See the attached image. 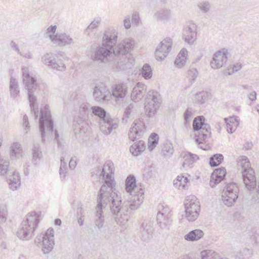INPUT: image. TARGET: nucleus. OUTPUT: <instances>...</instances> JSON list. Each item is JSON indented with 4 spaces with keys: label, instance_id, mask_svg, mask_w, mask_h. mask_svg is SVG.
I'll return each instance as SVG.
<instances>
[{
    "label": "nucleus",
    "instance_id": "obj_1",
    "mask_svg": "<svg viewBox=\"0 0 259 259\" xmlns=\"http://www.w3.org/2000/svg\"><path fill=\"white\" fill-rule=\"evenodd\" d=\"M113 163L109 162L104 165L100 176L105 180L98 194L97 205L96 207L95 225L98 229L103 227L104 223L103 210L108 206L114 216L116 222L124 225L128 220L127 213L121 210V197L114 192L115 183L112 177Z\"/></svg>",
    "mask_w": 259,
    "mask_h": 259
},
{
    "label": "nucleus",
    "instance_id": "obj_2",
    "mask_svg": "<svg viewBox=\"0 0 259 259\" xmlns=\"http://www.w3.org/2000/svg\"><path fill=\"white\" fill-rule=\"evenodd\" d=\"M117 33L114 29H108L104 32L101 46L95 49L91 55V58L94 61L106 63L110 62L116 54L119 53L123 44H118L113 48L117 41Z\"/></svg>",
    "mask_w": 259,
    "mask_h": 259
},
{
    "label": "nucleus",
    "instance_id": "obj_3",
    "mask_svg": "<svg viewBox=\"0 0 259 259\" xmlns=\"http://www.w3.org/2000/svg\"><path fill=\"white\" fill-rule=\"evenodd\" d=\"M136 181L134 176L130 175L125 181V190L129 194L126 202L121 204V210L127 213L130 210H134L140 207L144 200V190L136 185Z\"/></svg>",
    "mask_w": 259,
    "mask_h": 259
},
{
    "label": "nucleus",
    "instance_id": "obj_4",
    "mask_svg": "<svg viewBox=\"0 0 259 259\" xmlns=\"http://www.w3.org/2000/svg\"><path fill=\"white\" fill-rule=\"evenodd\" d=\"M123 44V48H122L119 53L116 54L117 60L115 67H113L114 71L124 70L131 69L134 63V59L130 54L133 48L135 41L131 38H125L120 42Z\"/></svg>",
    "mask_w": 259,
    "mask_h": 259
},
{
    "label": "nucleus",
    "instance_id": "obj_5",
    "mask_svg": "<svg viewBox=\"0 0 259 259\" xmlns=\"http://www.w3.org/2000/svg\"><path fill=\"white\" fill-rule=\"evenodd\" d=\"M23 80L25 84V88L27 90L28 98L30 104L31 113L36 119L38 116V108L36 103V97L34 95V92L37 88L36 79L30 75L28 68L26 67L22 68Z\"/></svg>",
    "mask_w": 259,
    "mask_h": 259
},
{
    "label": "nucleus",
    "instance_id": "obj_6",
    "mask_svg": "<svg viewBox=\"0 0 259 259\" xmlns=\"http://www.w3.org/2000/svg\"><path fill=\"white\" fill-rule=\"evenodd\" d=\"M91 109L94 115L99 117L101 120L100 129L103 134L109 135L113 130L117 128L118 124L117 121L111 118L103 108L99 106H92Z\"/></svg>",
    "mask_w": 259,
    "mask_h": 259
},
{
    "label": "nucleus",
    "instance_id": "obj_7",
    "mask_svg": "<svg viewBox=\"0 0 259 259\" xmlns=\"http://www.w3.org/2000/svg\"><path fill=\"white\" fill-rule=\"evenodd\" d=\"M38 215L34 211L28 213L17 232V236L22 240H28L39 222Z\"/></svg>",
    "mask_w": 259,
    "mask_h": 259
},
{
    "label": "nucleus",
    "instance_id": "obj_8",
    "mask_svg": "<svg viewBox=\"0 0 259 259\" xmlns=\"http://www.w3.org/2000/svg\"><path fill=\"white\" fill-rule=\"evenodd\" d=\"M205 118L202 116L196 117L193 122V128L195 137V142L199 147L204 150L207 149L206 146L203 147L202 141H204L207 133H210V127L208 124L204 123Z\"/></svg>",
    "mask_w": 259,
    "mask_h": 259
},
{
    "label": "nucleus",
    "instance_id": "obj_9",
    "mask_svg": "<svg viewBox=\"0 0 259 259\" xmlns=\"http://www.w3.org/2000/svg\"><path fill=\"white\" fill-rule=\"evenodd\" d=\"M40 115L39 120V132L41 135V141L44 142V137L46 135V128L48 132L52 133L53 132L54 123L52 118L49 106L46 105L40 109Z\"/></svg>",
    "mask_w": 259,
    "mask_h": 259
},
{
    "label": "nucleus",
    "instance_id": "obj_10",
    "mask_svg": "<svg viewBox=\"0 0 259 259\" xmlns=\"http://www.w3.org/2000/svg\"><path fill=\"white\" fill-rule=\"evenodd\" d=\"M161 102V98L157 92L149 91L146 95L144 103L146 116L149 118L154 117Z\"/></svg>",
    "mask_w": 259,
    "mask_h": 259
},
{
    "label": "nucleus",
    "instance_id": "obj_11",
    "mask_svg": "<svg viewBox=\"0 0 259 259\" xmlns=\"http://www.w3.org/2000/svg\"><path fill=\"white\" fill-rule=\"evenodd\" d=\"M238 164L243 169L242 178L246 187L250 190L253 189L256 184L255 177L252 169L250 167V162L248 158L245 156H241L238 161Z\"/></svg>",
    "mask_w": 259,
    "mask_h": 259
},
{
    "label": "nucleus",
    "instance_id": "obj_12",
    "mask_svg": "<svg viewBox=\"0 0 259 259\" xmlns=\"http://www.w3.org/2000/svg\"><path fill=\"white\" fill-rule=\"evenodd\" d=\"M185 217L189 222L196 220L199 215L200 205L194 195L187 197L185 202Z\"/></svg>",
    "mask_w": 259,
    "mask_h": 259
},
{
    "label": "nucleus",
    "instance_id": "obj_13",
    "mask_svg": "<svg viewBox=\"0 0 259 259\" xmlns=\"http://www.w3.org/2000/svg\"><path fill=\"white\" fill-rule=\"evenodd\" d=\"M239 188L235 183L226 184L222 194V201L227 206H232L238 197Z\"/></svg>",
    "mask_w": 259,
    "mask_h": 259
},
{
    "label": "nucleus",
    "instance_id": "obj_14",
    "mask_svg": "<svg viewBox=\"0 0 259 259\" xmlns=\"http://www.w3.org/2000/svg\"><path fill=\"white\" fill-rule=\"evenodd\" d=\"M54 232L53 229L50 228L45 234L38 235L35 240L37 245H42L41 250L45 254L49 253L53 249L54 244Z\"/></svg>",
    "mask_w": 259,
    "mask_h": 259
},
{
    "label": "nucleus",
    "instance_id": "obj_15",
    "mask_svg": "<svg viewBox=\"0 0 259 259\" xmlns=\"http://www.w3.org/2000/svg\"><path fill=\"white\" fill-rule=\"evenodd\" d=\"M41 61L48 67L59 71H63L66 69L63 61L51 53L45 54L41 57Z\"/></svg>",
    "mask_w": 259,
    "mask_h": 259
},
{
    "label": "nucleus",
    "instance_id": "obj_16",
    "mask_svg": "<svg viewBox=\"0 0 259 259\" xmlns=\"http://www.w3.org/2000/svg\"><path fill=\"white\" fill-rule=\"evenodd\" d=\"M93 96L95 100L99 103H106L111 97L110 91L102 82L96 84L95 87Z\"/></svg>",
    "mask_w": 259,
    "mask_h": 259
},
{
    "label": "nucleus",
    "instance_id": "obj_17",
    "mask_svg": "<svg viewBox=\"0 0 259 259\" xmlns=\"http://www.w3.org/2000/svg\"><path fill=\"white\" fill-rule=\"evenodd\" d=\"M172 45V39L169 37H167L162 40L155 52L156 59L158 61L163 60L170 52Z\"/></svg>",
    "mask_w": 259,
    "mask_h": 259
},
{
    "label": "nucleus",
    "instance_id": "obj_18",
    "mask_svg": "<svg viewBox=\"0 0 259 259\" xmlns=\"http://www.w3.org/2000/svg\"><path fill=\"white\" fill-rule=\"evenodd\" d=\"M228 50L223 49L215 52L210 62V66L213 69L221 68L227 61Z\"/></svg>",
    "mask_w": 259,
    "mask_h": 259
},
{
    "label": "nucleus",
    "instance_id": "obj_19",
    "mask_svg": "<svg viewBox=\"0 0 259 259\" xmlns=\"http://www.w3.org/2000/svg\"><path fill=\"white\" fill-rule=\"evenodd\" d=\"M197 26L193 22H188L184 27L183 37L185 41L190 45L192 44L196 38Z\"/></svg>",
    "mask_w": 259,
    "mask_h": 259
},
{
    "label": "nucleus",
    "instance_id": "obj_20",
    "mask_svg": "<svg viewBox=\"0 0 259 259\" xmlns=\"http://www.w3.org/2000/svg\"><path fill=\"white\" fill-rule=\"evenodd\" d=\"M140 237L145 242H149L153 237V227L151 221H145L140 227Z\"/></svg>",
    "mask_w": 259,
    "mask_h": 259
},
{
    "label": "nucleus",
    "instance_id": "obj_21",
    "mask_svg": "<svg viewBox=\"0 0 259 259\" xmlns=\"http://www.w3.org/2000/svg\"><path fill=\"white\" fill-rule=\"evenodd\" d=\"M84 105L82 108L80 109V114L82 116L81 118H76L74 120V131L75 134L85 133L88 128V125L87 122L83 119V117L87 114V108H85Z\"/></svg>",
    "mask_w": 259,
    "mask_h": 259
},
{
    "label": "nucleus",
    "instance_id": "obj_22",
    "mask_svg": "<svg viewBox=\"0 0 259 259\" xmlns=\"http://www.w3.org/2000/svg\"><path fill=\"white\" fill-rule=\"evenodd\" d=\"M145 130V125L143 122L136 120L133 122L128 133V138L132 141H135L141 137Z\"/></svg>",
    "mask_w": 259,
    "mask_h": 259
},
{
    "label": "nucleus",
    "instance_id": "obj_23",
    "mask_svg": "<svg viewBox=\"0 0 259 259\" xmlns=\"http://www.w3.org/2000/svg\"><path fill=\"white\" fill-rule=\"evenodd\" d=\"M49 38L55 44H57L59 46L71 45L73 43V39L66 33H56L55 35H49Z\"/></svg>",
    "mask_w": 259,
    "mask_h": 259
},
{
    "label": "nucleus",
    "instance_id": "obj_24",
    "mask_svg": "<svg viewBox=\"0 0 259 259\" xmlns=\"http://www.w3.org/2000/svg\"><path fill=\"white\" fill-rule=\"evenodd\" d=\"M146 89V85L141 82H138L131 93V100L135 102L140 101L145 95Z\"/></svg>",
    "mask_w": 259,
    "mask_h": 259
},
{
    "label": "nucleus",
    "instance_id": "obj_25",
    "mask_svg": "<svg viewBox=\"0 0 259 259\" xmlns=\"http://www.w3.org/2000/svg\"><path fill=\"white\" fill-rule=\"evenodd\" d=\"M128 88L125 83L116 84L112 87L111 96L116 101L123 99L127 93Z\"/></svg>",
    "mask_w": 259,
    "mask_h": 259
},
{
    "label": "nucleus",
    "instance_id": "obj_26",
    "mask_svg": "<svg viewBox=\"0 0 259 259\" xmlns=\"http://www.w3.org/2000/svg\"><path fill=\"white\" fill-rule=\"evenodd\" d=\"M226 171L224 167L215 169L211 174L209 185L212 187H214L217 184L223 181L226 176Z\"/></svg>",
    "mask_w": 259,
    "mask_h": 259
},
{
    "label": "nucleus",
    "instance_id": "obj_27",
    "mask_svg": "<svg viewBox=\"0 0 259 259\" xmlns=\"http://www.w3.org/2000/svg\"><path fill=\"white\" fill-rule=\"evenodd\" d=\"M7 181L9 185L10 188L15 191L17 190L21 184L20 178L18 172L15 171L10 170L9 174H7Z\"/></svg>",
    "mask_w": 259,
    "mask_h": 259
},
{
    "label": "nucleus",
    "instance_id": "obj_28",
    "mask_svg": "<svg viewBox=\"0 0 259 259\" xmlns=\"http://www.w3.org/2000/svg\"><path fill=\"white\" fill-rule=\"evenodd\" d=\"M171 18V11L167 8L160 9L157 11L153 15V18L157 21H160L163 23H167Z\"/></svg>",
    "mask_w": 259,
    "mask_h": 259
},
{
    "label": "nucleus",
    "instance_id": "obj_29",
    "mask_svg": "<svg viewBox=\"0 0 259 259\" xmlns=\"http://www.w3.org/2000/svg\"><path fill=\"white\" fill-rule=\"evenodd\" d=\"M226 123L227 130L229 133L232 134L235 132L239 124L237 116L230 117L229 118H224Z\"/></svg>",
    "mask_w": 259,
    "mask_h": 259
},
{
    "label": "nucleus",
    "instance_id": "obj_30",
    "mask_svg": "<svg viewBox=\"0 0 259 259\" xmlns=\"http://www.w3.org/2000/svg\"><path fill=\"white\" fill-rule=\"evenodd\" d=\"M204 235L203 232L200 229H195L190 231L184 236V239L190 242H194L200 239Z\"/></svg>",
    "mask_w": 259,
    "mask_h": 259
},
{
    "label": "nucleus",
    "instance_id": "obj_31",
    "mask_svg": "<svg viewBox=\"0 0 259 259\" xmlns=\"http://www.w3.org/2000/svg\"><path fill=\"white\" fill-rule=\"evenodd\" d=\"M183 167L184 168L191 167V165L199 159V157L196 154H192L189 152H186L183 155Z\"/></svg>",
    "mask_w": 259,
    "mask_h": 259
},
{
    "label": "nucleus",
    "instance_id": "obj_32",
    "mask_svg": "<svg viewBox=\"0 0 259 259\" xmlns=\"http://www.w3.org/2000/svg\"><path fill=\"white\" fill-rule=\"evenodd\" d=\"M163 214H157V225L162 230H168L171 222L170 216L163 217Z\"/></svg>",
    "mask_w": 259,
    "mask_h": 259
},
{
    "label": "nucleus",
    "instance_id": "obj_33",
    "mask_svg": "<svg viewBox=\"0 0 259 259\" xmlns=\"http://www.w3.org/2000/svg\"><path fill=\"white\" fill-rule=\"evenodd\" d=\"M145 149L144 142L143 141L139 140L134 143L130 148L131 153L134 156H138Z\"/></svg>",
    "mask_w": 259,
    "mask_h": 259
},
{
    "label": "nucleus",
    "instance_id": "obj_34",
    "mask_svg": "<svg viewBox=\"0 0 259 259\" xmlns=\"http://www.w3.org/2000/svg\"><path fill=\"white\" fill-rule=\"evenodd\" d=\"M10 92L11 96L13 98H16L19 95L20 92L18 81L13 77H11L10 78Z\"/></svg>",
    "mask_w": 259,
    "mask_h": 259
},
{
    "label": "nucleus",
    "instance_id": "obj_35",
    "mask_svg": "<svg viewBox=\"0 0 259 259\" xmlns=\"http://www.w3.org/2000/svg\"><path fill=\"white\" fill-rule=\"evenodd\" d=\"M201 259H228L226 257L219 258L218 253L212 250H204L201 252Z\"/></svg>",
    "mask_w": 259,
    "mask_h": 259
},
{
    "label": "nucleus",
    "instance_id": "obj_36",
    "mask_svg": "<svg viewBox=\"0 0 259 259\" xmlns=\"http://www.w3.org/2000/svg\"><path fill=\"white\" fill-rule=\"evenodd\" d=\"M137 106L135 103H130L125 109L122 119L125 120L134 115L137 111Z\"/></svg>",
    "mask_w": 259,
    "mask_h": 259
},
{
    "label": "nucleus",
    "instance_id": "obj_37",
    "mask_svg": "<svg viewBox=\"0 0 259 259\" xmlns=\"http://www.w3.org/2000/svg\"><path fill=\"white\" fill-rule=\"evenodd\" d=\"M10 155L11 157L18 158L21 156L22 149L20 144L15 143L11 146Z\"/></svg>",
    "mask_w": 259,
    "mask_h": 259
},
{
    "label": "nucleus",
    "instance_id": "obj_38",
    "mask_svg": "<svg viewBox=\"0 0 259 259\" xmlns=\"http://www.w3.org/2000/svg\"><path fill=\"white\" fill-rule=\"evenodd\" d=\"M211 98V94L207 92L202 91L195 95L196 101L200 104L204 103Z\"/></svg>",
    "mask_w": 259,
    "mask_h": 259
},
{
    "label": "nucleus",
    "instance_id": "obj_39",
    "mask_svg": "<svg viewBox=\"0 0 259 259\" xmlns=\"http://www.w3.org/2000/svg\"><path fill=\"white\" fill-rule=\"evenodd\" d=\"M9 162L2 158L0 155V175L4 176L9 174L10 169H9Z\"/></svg>",
    "mask_w": 259,
    "mask_h": 259
},
{
    "label": "nucleus",
    "instance_id": "obj_40",
    "mask_svg": "<svg viewBox=\"0 0 259 259\" xmlns=\"http://www.w3.org/2000/svg\"><path fill=\"white\" fill-rule=\"evenodd\" d=\"M223 156L221 154H216L209 159V164L211 167H215L221 164L223 160Z\"/></svg>",
    "mask_w": 259,
    "mask_h": 259
},
{
    "label": "nucleus",
    "instance_id": "obj_41",
    "mask_svg": "<svg viewBox=\"0 0 259 259\" xmlns=\"http://www.w3.org/2000/svg\"><path fill=\"white\" fill-rule=\"evenodd\" d=\"M158 135L156 133H152L148 139V149L152 151L156 147L158 142Z\"/></svg>",
    "mask_w": 259,
    "mask_h": 259
},
{
    "label": "nucleus",
    "instance_id": "obj_42",
    "mask_svg": "<svg viewBox=\"0 0 259 259\" xmlns=\"http://www.w3.org/2000/svg\"><path fill=\"white\" fill-rule=\"evenodd\" d=\"M252 255V252L248 248H244L236 254V257L239 259H250Z\"/></svg>",
    "mask_w": 259,
    "mask_h": 259
},
{
    "label": "nucleus",
    "instance_id": "obj_43",
    "mask_svg": "<svg viewBox=\"0 0 259 259\" xmlns=\"http://www.w3.org/2000/svg\"><path fill=\"white\" fill-rule=\"evenodd\" d=\"M162 152L165 157H169L174 152V149L170 143L166 142L163 144L162 147Z\"/></svg>",
    "mask_w": 259,
    "mask_h": 259
},
{
    "label": "nucleus",
    "instance_id": "obj_44",
    "mask_svg": "<svg viewBox=\"0 0 259 259\" xmlns=\"http://www.w3.org/2000/svg\"><path fill=\"white\" fill-rule=\"evenodd\" d=\"M198 75V71L196 68L189 69L187 73V77L188 78L190 83V85H192L193 83L196 80Z\"/></svg>",
    "mask_w": 259,
    "mask_h": 259
},
{
    "label": "nucleus",
    "instance_id": "obj_45",
    "mask_svg": "<svg viewBox=\"0 0 259 259\" xmlns=\"http://www.w3.org/2000/svg\"><path fill=\"white\" fill-rule=\"evenodd\" d=\"M141 74L144 78L146 79L150 78L152 74L150 66L147 64H145L142 69Z\"/></svg>",
    "mask_w": 259,
    "mask_h": 259
},
{
    "label": "nucleus",
    "instance_id": "obj_46",
    "mask_svg": "<svg viewBox=\"0 0 259 259\" xmlns=\"http://www.w3.org/2000/svg\"><path fill=\"white\" fill-rule=\"evenodd\" d=\"M61 165L60 167V175L62 178H65L66 174L67 173V162L65 161L63 157H61L60 159Z\"/></svg>",
    "mask_w": 259,
    "mask_h": 259
},
{
    "label": "nucleus",
    "instance_id": "obj_47",
    "mask_svg": "<svg viewBox=\"0 0 259 259\" xmlns=\"http://www.w3.org/2000/svg\"><path fill=\"white\" fill-rule=\"evenodd\" d=\"M157 214H163V217H171L170 210L167 206L161 205L159 206V211Z\"/></svg>",
    "mask_w": 259,
    "mask_h": 259
},
{
    "label": "nucleus",
    "instance_id": "obj_48",
    "mask_svg": "<svg viewBox=\"0 0 259 259\" xmlns=\"http://www.w3.org/2000/svg\"><path fill=\"white\" fill-rule=\"evenodd\" d=\"M198 7L204 13L208 12L210 9V5L208 2H202L198 4Z\"/></svg>",
    "mask_w": 259,
    "mask_h": 259
},
{
    "label": "nucleus",
    "instance_id": "obj_49",
    "mask_svg": "<svg viewBox=\"0 0 259 259\" xmlns=\"http://www.w3.org/2000/svg\"><path fill=\"white\" fill-rule=\"evenodd\" d=\"M100 20L99 19L94 20L93 21H92L85 30V33H87L88 35H89L90 33L92 32L94 30V29H95L97 27L98 24L100 23Z\"/></svg>",
    "mask_w": 259,
    "mask_h": 259
},
{
    "label": "nucleus",
    "instance_id": "obj_50",
    "mask_svg": "<svg viewBox=\"0 0 259 259\" xmlns=\"http://www.w3.org/2000/svg\"><path fill=\"white\" fill-rule=\"evenodd\" d=\"M41 151L38 145L34 146L32 149L33 159L36 160L39 157Z\"/></svg>",
    "mask_w": 259,
    "mask_h": 259
},
{
    "label": "nucleus",
    "instance_id": "obj_51",
    "mask_svg": "<svg viewBox=\"0 0 259 259\" xmlns=\"http://www.w3.org/2000/svg\"><path fill=\"white\" fill-rule=\"evenodd\" d=\"M186 62V59H183L182 57H177L175 61V64L177 66L180 68L185 65Z\"/></svg>",
    "mask_w": 259,
    "mask_h": 259
},
{
    "label": "nucleus",
    "instance_id": "obj_52",
    "mask_svg": "<svg viewBox=\"0 0 259 259\" xmlns=\"http://www.w3.org/2000/svg\"><path fill=\"white\" fill-rule=\"evenodd\" d=\"M143 175L147 179L151 178L153 175L152 167H148L146 168Z\"/></svg>",
    "mask_w": 259,
    "mask_h": 259
},
{
    "label": "nucleus",
    "instance_id": "obj_53",
    "mask_svg": "<svg viewBox=\"0 0 259 259\" xmlns=\"http://www.w3.org/2000/svg\"><path fill=\"white\" fill-rule=\"evenodd\" d=\"M192 115V109L191 108H188L184 114V119L186 122L190 121Z\"/></svg>",
    "mask_w": 259,
    "mask_h": 259
},
{
    "label": "nucleus",
    "instance_id": "obj_54",
    "mask_svg": "<svg viewBox=\"0 0 259 259\" xmlns=\"http://www.w3.org/2000/svg\"><path fill=\"white\" fill-rule=\"evenodd\" d=\"M123 26L126 29H128L131 27V17L129 15H127L125 17L123 20Z\"/></svg>",
    "mask_w": 259,
    "mask_h": 259
},
{
    "label": "nucleus",
    "instance_id": "obj_55",
    "mask_svg": "<svg viewBox=\"0 0 259 259\" xmlns=\"http://www.w3.org/2000/svg\"><path fill=\"white\" fill-rule=\"evenodd\" d=\"M132 22L133 24L138 25L140 22V16L139 13L135 12L132 15Z\"/></svg>",
    "mask_w": 259,
    "mask_h": 259
},
{
    "label": "nucleus",
    "instance_id": "obj_56",
    "mask_svg": "<svg viewBox=\"0 0 259 259\" xmlns=\"http://www.w3.org/2000/svg\"><path fill=\"white\" fill-rule=\"evenodd\" d=\"M56 29H57L56 25L50 26L47 29L46 34L48 35L49 37L50 34L55 35L54 33L56 32Z\"/></svg>",
    "mask_w": 259,
    "mask_h": 259
},
{
    "label": "nucleus",
    "instance_id": "obj_57",
    "mask_svg": "<svg viewBox=\"0 0 259 259\" xmlns=\"http://www.w3.org/2000/svg\"><path fill=\"white\" fill-rule=\"evenodd\" d=\"M76 158L72 157L69 162V167L71 169H74L76 166Z\"/></svg>",
    "mask_w": 259,
    "mask_h": 259
},
{
    "label": "nucleus",
    "instance_id": "obj_58",
    "mask_svg": "<svg viewBox=\"0 0 259 259\" xmlns=\"http://www.w3.org/2000/svg\"><path fill=\"white\" fill-rule=\"evenodd\" d=\"M181 189H185L186 185L187 183L189 182V180L188 178L186 176H182V178H181Z\"/></svg>",
    "mask_w": 259,
    "mask_h": 259
},
{
    "label": "nucleus",
    "instance_id": "obj_59",
    "mask_svg": "<svg viewBox=\"0 0 259 259\" xmlns=\"http://www.w3.org/2000/svg\"><path fill=\"white\" fill-rule=\"evenodd\" d=\"M10 46L12 49L16 51L18 54H20V51L18 45L13 41L12 40L10 42Z\"/></svg>",
    "mask_w": 259,
    "mask_h": 259
},
{
    "label": "nucleus",
    "instance_id": "obj_60",
    "mask_svg": "<svg viewBox=\"0 0 259 259\" xmlns=\"http://www.w3.org/2000/svg\"><path fill=\"white\" fill-rule=\"evenodd\" d=\"M182 178V176H179L177 177L176 181H174V186L178 188L179 189H181V178Z\"/></svg>",
    "mask_w": 259,
    "mask_h": 259
},
{
    "label": "nucleus",
    "instance_id": "obj_61",
    "mask_svg": "<svg viewBox=\"0 0 259 259\" xmlns=\"http://www.w3.org/2000/svg\"><path fill=\"white\" fill-rule=\"evenodd\" d=\"M55 134V141L57 142L58 143V146H62V142L61 141V139L59 138V135L58 133V131L55 130L54 132Z\"/></svg>",
    "mask_w": 259,
    "mask_h": 259
},
{
    "label": "nucleus",
    "instance_id": "obj_62",
    "mask_svg": "<svg viewBox=\"0 0 259 259\" xmlns=\"http://www.w3.org/2000/svg\"><path fill=\"white\" fill-rule=\"evenodd\" d=\"M242 64L240 63H236V64L234 65L233 67V71L232 72H229V74L231 75L232 73H233L234 72H237L238 70H239L242 68Z\"/></svg>",
    "mask_w": 259,
    "mask_h": 259
},
{
    "label": "nucleus",
    "instance_id": "obj_63",
    "mask_svg": "<svg viewBox=\"0 0 259 259\" xmlns=\"http://www.w3.org/2000/svg\"><path fill=\"white\" fill-rule=\"evenodd\" d=\"M187 50L186 49H182L179 53L177 57H182V58L186 60V56L187 54Z\"/></svg>",
    "mask_w": 259,
    "mask_h": 259
},
{
    "label": "nucleus",
    "instance_id": "obj_64",
    "mask_svg": "<svg viewBox=\"0 0 259 259\" xmlns=\"http://www.w3.org/2000/svg\"><path fill=\"white\" fill-rule=\"evenodd\" d=\"M23 125L24 126H25V130H27L29 129V126L28 125L29 122H28V117L26 115H25L23 116Z\"/></svg>",
    "mask_w": 259,
    "mask_h": 259
}]
</instances>
